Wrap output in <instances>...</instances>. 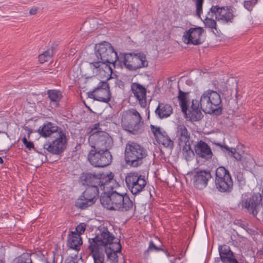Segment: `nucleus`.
Returning <instances> with one entry per match:
<instances>
[{"instance_id":"nucleus-1","label":"nucleus","mask_w":263,"mask_h":263,"mask_svg":"<svg viewBox=\"0 0 263 263\" xmlns=\"http://www.w3.org/2000/svg\"><path fill=\"white\" fill-rule=\"evenodd\" d=\"M96 49V55L101 61L90 63V68L93 74L107 80L111 78L112 69L107 63L114 64L118 59L117 53L111 45L105 41L97 44Z\"/></svg>"},{"instance_id":"nucleus-2","label":"nucleus","mask_w":263,"mask_h":263,"mask_svg":"<svg viewBox=\"0 0 263 263\" xmlns=\"http://www.w3.org/2000/svg\"><path fill=\"white\" fill-rule=\"evenodd\" d=\"M114 174H82L80 178V182L83 185L94 186L100 189L103 193L108 190H112L115 180Z\"/></svg>"},{"instance_id":"nucleus-3","label":"nucleus","mask_w":263,"mask_h":263,"mask_svg":"<svg viewBox=\"0 0 263 263\" xmlns=\"http://www.w3.org/2000/svg\"><path fill=\"white\" fill-rule=\"evenodd\" d=\"M147 156V150L139 143L129 141L126 144L125 159L128 165L133 167L140 166Z\"/></svg>"},{"instance_id":"nucleus-4","label":"nucleus","mask_w":263,"mask_h":263,"mask_svg":"<svg viewBox=\"0 0 263 263\" xmlns=\"http://www.w3.org/2000/svg\"><path fill=\"white\" fill-rule=\"evenodd\" d=\"M187 92H184L181 90H179L178 99L182 111L185 114V117L191 121H197L203 117L202 114L199 108V103L197 100H193L192 105L189 106L187 101Z\"/></svg>"},{"instance_id":"nucleus-5","label":"nucleus","mask_w":263,"mask_h":263,"mask_svg":"<svg viewBox=\"0 0 263 263\" xmlns=\"http://www.w3.org/2000/svg\"><path fill=\"white\" fill-rule=\"evenodd\" d=\"M142 117L138 111L131 108L124 112L121 119L123 128L133 135L141 133L142 130Z\"/></svg>"},{"instance_id":"nucleus-6","label":"nucleus","mask_w":263,"mask_h":263,"mask_svg":"<svg viewBox=\"0 0 263 263\" xmlns=\"http://www.w3.org/2000/svg\"><path fill=\"white\" fill-rule=\"evenodd\" d=\"M242 206L258 220L263 221V189L261 193H254L250 197L243 200Z\"/></svg>"},{"instance_id":"nucleus-7","label":"nucleus","mask_w":263,"mask_h":263,"mask_svg":"<svg viewBox=\"0 0 263 263\" xmlns=\"http://www.w3.org/2000/svg\"><path fill=\"white\" fill-rule=\"evenodd\" d=\"M199 103L205 113L212 114L221 108V99L218 93L209 89L202 94Z\"/></svg>"},{"instance_id":"nucleus-8","label":"nucleus","mask_w":263,"mask_h":263,"mask_svg":"<svg viewBox=\"0 0 263 263\" xmlns=\"http://www.w3.org/2000/svg\"><path fill=\"white\" fill-rule=\"evenodd\" d=\"M98 231L94 238H89V245H95L97 248L109 251L115 250L111 246L115 239L114 234L104 226H100L98 229Z\"/></svg>"},{"instance_id":"nucleus-9","label":"nucleus","mask_w":263,"mask_h":263,"mask_svg":"<svg viewBox=\"0 0 263 263\" xmlns=\"http://www.w3.org/2000/svg\"><path fill=\"white\" fill-rule=\"evenodd\" d=\"M88 142L92 149L108 151L114 145L112 138L106 132L97 131L90 135Z\"/></svg>"},{"instance_id":"nucleus-10","label":"nucleus","mask_w":263,"mask_h":263,"mask_svg":"<svg viewBox=\"0 0 263 263\" xmlns=\"http://www.w3.org/2000/svg\"><path fill=\"white\" fill-rule=\"evenodd\" d=\"M215 184L221 193H230L233 187V181L228 170L223 166H219L215 171Z\"/></svg>"},{"instance_id":"nucleus-11","label":"nucleus","mask_w":263,"mask_h":263,"mask_svg":"<svg viewBox=\"0 0 263 263\" xmlns=\"http://www.w3.org/2000/svg\"><path fill=\"white\" fill-rule=\"evenodd\" d=\"M123 63L125 67L131 71L145 68L148 65L146 56L143 52L125 53Z\"/></svg>"},{"instance_id":"nucleus-12","label":"nucleus","mask_w":263,"mask_h":263,"mask_svg":"<svg viewBox=\"0 0 263 263\" xmlns=\"http://www.w3.org/2000/svg\"><path fill=\"white\" fill-rule=\"evenodd\" d=\"M125 180L127 189L135 195L142 192L147 184L145 176L136 172L127 173Z\"/></svg>"},{"instance_id":"nucleus-13","label":"nucleus","mask_w":263,"mask_h":263,"mask_svg":"<svg viewBox=\"0 0 263 263\" xmlns=\"http://www.w3.org/2000/svg\"><path fill=\"white\" fill-rule=\"evenodd\" d=\"M235 10L231 6H212L209 11V15H214L215 20L221 23H231L235 17Z\"/></svg>"},{"instance_id":"nucleus-14","label":"nucleus","mask_w":263,"mask_h":263,"mask_svg":"<svg viewBox=\"0 0 263 263\" xmlns=\"http://www.w3.org/2000/svg\"><path fill=\"white\" fill-rule=\"evenodd\" d=\"M55 139L52 142H46L43 145L44 152H39V153L45 155V150L53 154H59L62 153L66 147V137L65 134L62 130H60L54 136Z\"/></svg>"},{"instance_id":"nucleus-15","label":"nucleus","mask_w":263,"mask_h":263,"mask_svg":"<svg viewBox=\"0 0 263 263\" xmlns=\"http://www.w3.org/2000/svg\"><path fill=\"white\" fill-rule=\"evenodd\" d=\"M108 190L101 193L100 202L103 207L107 210L118 211L121 207L120 202L123 194Z\"/></svg>"},{"instance_id":"nucleus-16","label":"nucleus","mask_w":263,"mask_h":263,"mask_svg":"<svg viewBox=\"0 0 263 263\" xmlns=\"http://www.w3.org/2000/svg\"><path fill=\"white\" fill-rule=\"evenodd\" d=\"M88 160L95 167H103L110 164L112 156L108 151L91 149L88 155Z\"/></svg>"},{"instance_id":"nucleus-17","label":"nucleus","mask_w":263,"mask_h":263,"mask_svg":"<svg viewBox=\"0 0 263 263\" xmlns=\"http://www.w3.org/2000/svg\"><path fill=\"white\" fill-rule=\"evenodd\" d=\"M100 189L94 186H88L83 193L80 199L77 202L78 206L85 209L94 204L98 198Z\"/></svg>"},{"instance_id":"nucleus-18","label":"nucleus","mask_w":263,"mask_h":263,"mask_svg":"<svg viewBox=\"0 0 263 263\" xmlns=\"http://www.w3.org/2000/svg\"><path fill=\"white\" fill-rule=\"evenodd\" d=\"M203 32L204 29L202 27L190 28L184 32L182 36V41L187 45H200L203 42L202 37V34Z\"/></svg>"},{"instance_id":"nucleus-19","label":"nucleus","mask_w":263,"mask_h":263,"mask_svg":"<svg viewBox=\"0 0 263 263\" xmlns=\"http://www.w3.org/2000/svg\"><path fill=\"white\" fill-rule=\"evenodd\" d=\"M93 98L98 101L107 103L110 100L109 84L106 81L99 82L97 87L91 92Z\"/></svg>"},{"instance_id":"nucleus-20","label":"nucleus","mask_w":263,"mask_h":263,"mask_svg":"<svg viewBox=\"0 0 263 263\" xmlns=\"http://www.w3.org/2000/svg\"><path fill=\"white\" fill-rule=\"evenodd\" d=\"M211 177L212 176L209 170L195 171L193 178L194 186L199 190L205 188Z\"/></svg>"},{"instance_id":"nucleus-21","label":"nucleus","mask_w":263,"mask_h":263,"mask_svg":"<svg viewBox=\"0 0 263 263\" xmlns=\"http://www.w3.org/2000/svg\"><path fill=\"white\" fill-rule=\"evenodd\" d=\"M150 128L156 141L159 144L165 147H172L173 142L171 140L166 133L159 126L151 124Z\"/></svg>"},{"instance_id":"nucleus-22","label":"nucleus","mask_w":263,"mask_h":263,"mask_svg":"<svg viewBox=\"0 0 263 263\" xmlns=\"http://www.w3.org/2000/svg\"><path fill=\"white\" fill-rule=\"evenodd\" d=\"M131 90L141 107H145L147 104L146 88L138 83H134L132 84Z\"/></svg>"},{"instance_id":"nucleus-23","label":"nucleus","mask_w":263,"mask_h":263,"mask_svg":"<svg viewBox=\"0 0 263 263\" xmlns=\"http://www.w3.org/2000/svg\"><path fill=\"white\" fill-rule=\"evenodd\" d=\"M176 137L179 145H185L190 142V132L186 126L183 124L177 125L176 128Z\"/></svg>"},{"instance_id":"nucleus-24","label":"nucleus","mask_w":263,"mask_h":263,"mask_svg":"<svg viewBox=\"0 0 263 263\" xmlns=\"http://www.w3.org/2000/svg\"><path fill=\"white\" fill-rule=\"evenodd\" d=\"M216 144L220 146L222 149L224 148L226 151H229V152L231 153V156L236 160L241 162L242 164L244 167H248L253 163L254 160L251 155L247 154V158H248V161L247 162H245L244 159L246 158L245 157V155L241 156L240 154L237 153L235 148H230L227 145H222L220 143H217Z\"/></svg>"},{"instance_id":"nucleus-25","label":"nucleus","mask_w":263,"mask_h":263,"mask_svg":"<svg viewBox=\"0 0 263 263\" xmlns=\"http://www.w3.org/2000/svg\"><path fill=\"white\" fill-rule=\"evenodd\" d=\"M88 250L90 253V255L93 260V263H104L105 254L107 255V252L109 251L98 248L95 245H89Z\"/></svg>"},{"instance_id":"nucleus-26","label":"nucleus","mask_w":263,"mask_h":263,"mask_svg":"<svg viewBox=\"0 0 263 263\" xmlns=\"http://www.w3.org/2000/svg\"><path fill=\"white\" fill-rule=\"evenodd\" d=\"M196 155L202 158L209 159L212 156V152L210 146L204 142L200 141L195 147Z\"/></svg>"},{"instance_id":"nucleus-27","label":"nucleus","mask_w":263,"mask_h":263,"mask_svg":"<svg viewBox=\"0 0 263 263\" xmlns=\"http://www.w3.org/2000/svg\"><path fill=\"white\" fill-rule=\"evenodd\" d=\"M62 129L59 128L57 126L55 125L51 122H48L45 124L42 127H40L38 129V132L42 136L47 137L51 134L57 133Z\"/></svg>"},{"instance_id":"nucleus-28","label":"nucleus","mask_w":263,"mask_h":263,"mask_svg":"<svg viewBox=\"0 0 263 263\" xmlns=\"http://www.w3.org/2000/svg\"><path fill=\"white\" fill-rule=\"evenodd\" d=\"M156 114L160 119L167 118L173 113L172 106L167 104L159 103L155 110Z\"/></svg>"},{"instance_id":"nucleus-29","label":"nucleus","mask_w":263,"mask_h":263,"mask_svg":"<svg viewBox=\"0 0 263 263\" xmlns=\"http://www.w3.org/2000/svg\"><path fill=\"white\" fill-rule=\"evenodd\" d=\"M118 211L128 212L135 209L134 203L127 194H123Z\"/></svg>"},{"instance_id":"nucleus-30","label":"nucleus","mask_w":263,"mask_h":263,"mask_svg":"<svg viewBox=\"0 0 263 263\" xmlns=\"http://www.w3.org/2000/svg\"><path fill=\"white\" fill-rule=\"evenodd\" d=\"M67 243L70 248L78 250L82 244V238L79 234L71 232V234L68 236Z\"/></svg>"},{"instance_id":"nucleus-31","label":"nucleus","mask_w":263,"mask_h":263,"mask_svg":"<svg viewBox=\"0 0 263 263\" xmlns=\"http://www.w3.org/2000/svg\"><path fill=\"white\" fill-rule=\"evenodd\" d=\"M218 251L221 261L224 260L228 257L234 255L233 253L230 249V248L227 245L219 246Z\"/></svg>"},{"instance_id":"nucleus-32","label":"nucleus","mask_w":263,"mask_h":263,"mask_svg":"<svg viewBox=\"0 0 263 263\" xmlns=\"http://www.w3.org/2000/svg\"><path fill=\"white\" fill-rule=\"evenodd\" d=\"M182 147V153L183 156L186 161H190L192 159L194 156V152L191 149L190 142L186 143L185 145H179Z\"/></svg>"},{"instance_id":"nucleus-33","label":"nucleus","mask_w":263,"mask_h":263,"mask_svg":"<svg viewBox=\"0 0 263 263\" xmlns=\"http://www.w3.org/2000/svg\"><path fill=\"white\" fill-rule=\"evenodd\" d=\"M117 248L116 250H111L107 252V263H118V256L117 252H119L121 250V245L118 243L117 244Z\"/></svg>"},{"instance_id":"nucleus-34","label":"nucleus","mask_w":263,"mask_h":263,"mask_svg":"<svg viewBox=\"0 0 263 263\" xmlns=\"http://www.w3.org/2000/svg\"><path fill=\"white\" fill-rule=\"evenodd\" d=\"M214 15H209V12L207 13L205 18L203 21V23L206 27L211 29L217 30V23L216 20L213 19Z\"/></svg>"},{"instance_id":"nucleus-35","label":"nucleus","mask_w":263,"mask_h":263,"mask_svg":"<svg viewBox=\"0 0 263 263\" xmlns=\"http://www.w3.org/2000/svg\"><path fill=\"white\" fill-rule=\"evenodd\" d=\"M12 263H32L30 255L29 253H24L15 258Z\"/></svg>"},{"instance_id":"nucleus-36","label":"nucleus","mask_w":263,"mask_h":263,"mask_svg":"<svg viewBox=\"0 0 263 263\" xmlns=\"http://www.w3.org/2000/svg\"><path fill=\"white\" fill-rule=\"evenodd\" d=\"M48 95L50 101L54 102H58L62 98L60 92L55 90H49Z\"/></svg>"},{"instance_id":"nucleus-37","label":"nucleus","mask_w":263,"mask_h":263,"mask_svg":"<svg viewBox=\"0 0 263 263\" xmlns=\"http://www.w3.org/2000/svg\"><path fill=\"white\" fill-rule=\"evenodd\" d=\"M53 55L52 49H48L45 51L43 53L39 55V60L41 63H44L45 62L50 60Z\"/></svg>"},{"instance_id":"nucleus-38","label":"nucleus","mask_w":263,"mask_h":263,"mask_svg":"<svg viewBox=\"0 0 263 263\" xmlns=\"http://www.w3.org/2000/svg\"><path fill=\"white\" fill-rule=\"evenodd\" d=\"M196 6V14L198 17L201 18L202 13V6L204 0H193Z\"/></svg>"},{"instance_id":"nucleus-39","label":"nucleus","mask_w":263,"mask_h":263,"mask_svg":"<svg viewBox=\"0 0 263 263\" xmlns=\"http://www.w3.org/2000/svg\"><path fill=\"white\" fill-rule=\"evenodd\" d=\"M235 179L240 186H243L246 183V180L243 174L240 171H237L235 173Z\"/></svg>"},{"instance_id":"nucleus-40","label":"nucleus","mask_w":263,"mask_h":263,"mask_svg":"<svg viewBox=\"0 0 263 263\" xmlns=\"http://www.w3.org/2000/svg\"><path fill=\"white\" fill-rule=\"evenodd\" d=\"M163 251V249L160 247H157L153 241H151L147 249L144 252L145 255H148L149 251Z\"/></svg>"},{"instance_id":"nucleus-41","label":"nucleus","mask_w":263,"mask_h":263,"mask_svg":"<svg viewBox=\"0 0 263 263\" xmlns=\"http://www.w3.org/2000/svg\"><path fill=\"white\" fill-rule=\"evenodd\" d=\"M257 2V0L245 1L243 2V6L248 11H251Z\"/></svg>"},{"instance_id":"nucleus-42","label":"nucleus","mask_w":263,"mask_h":263,"mask_svg":"<svg viewBox=\"0 0 263 263\" xmlns=\"http://www.w3.org/2000/svg\"><path fill=\"white\" fill-rule=\"evenodd\" d=\"M85 225L84 223H81L79 224L76 228L77 234H79V236L82 234L85 230Z\"/></svg>"},{"instance_id":"nucleus-43","label":"nucleus","mask_w":263,"mask_h":263,"mask_svg":"<svg viewBox=\"0 0 263 263\" xmlns=\"http://www.w3.org/2000/svg\"><path fill=\"white\" fill-rule=\"evenodd\" d=\"M22 142L24 144V145L28 148L29 149H31V148H34V144L32 142L28 141L27 138L26 137H24L22 139Z\"/></svg>"},{"instance_id":"nucleus-44","label":"nucleus","mask_w":263,"mask_h":263,"mask_svg":"<svg viewBox=\"0 0 263 263\" xmlns=\"http://www.w3.org/2000/svg\"><path fill=\"white\" fill-rule=\"evenodd\" d=\"M223 263H238V261L236 258H234V256H232L228 257L224 260L222 261Z\"/></svg>"},{"instance_id":"nucleus-45","label":"nucleus","mask_w":263,"mask_h":263,"mask_svg":"<svg viewBox=\"0 0 263 263\" xmlns=\"http://www.w3.org/2000/svg\"><path fill=\"white\" fill-rule=\"evenodd\" d=\"M99 126V124H95L93 125L92 127L89 129L90 130L89 132V133L91 134L93 132H97L98 128Z\"/></svg>"},{"instance_id":"nucleus-46","label":"nucleus","mask_w":263,"mask_h":263,"mask_svg":"<svg viewBox=\"0 0 263 263\" xmlns=\"http://www.w3.org/2000/svg\"><path fill=\"white\" fill-rule=\"evenodd\" d=\"M37 9L36 8H32L30 10L29 13L31 15H34L36 13Z\"/></svg>"},{"instance_id":"nucleus-47","label":"nucleus","mask_w":263,"mask_h":263,"mask_svg":"<svg viewBox=\"0 0 263 263\" xmlns=\"http://www.w3.org/2000/svg\"><path fill=\"white\" fill-rule=\"evenodd\" d=\"M165 254L166 255V256H167V257H170V254L168 253V252L167 251H165L163 249V251Z\"/></svg>"},{"instance_id":"nucleus-48","label":"nucleus","mask_w":263,"mask_h":263,"mask_svg":"<svg viewBox=\"0 0 263 263\" xmlns=\"http://www.w3.org/2000/svg\"><path fill=\"white\" fill-rule=\"evenodd\" d=\"M165 254L166 255V256H167V257H170V254L168 253V252L167 251H165L163 249V251Z\"/></svg>"},{"instance_id":"nucleus-49","label":"nucleus","mask_w":263,"mask_h":263,"mask_svg":"<svg viewBox=\"0 0 263 263\" xmlns=\"http://www.w3.org/2000/svg\"><path fill=\"white\" fill-rule=\"evenodd\" d=\"M177 258H174V260H170V261L171 262V263H176V261L177 260Z\"/></svg>"},{"instance_id":"nucleus-50","label":"nucleus","mask_w":263,"mask_h":263,"mask_svg":"<svg viewBox=\"0 0 263 263\" xmlns=\"http://www.w3.org/2000/svg\"><path fill=\"white\" fill-rule=\"evenodd\" d=\"M4 162L3 159L2 157H0V164H3Z\"/></svg>"},{"instance_id":"nucleus-51","label":"nucleus","mask_w":263,"mask_h":263,"mask_svg":"<svg viewBox=\"0 0 263 263\" xmlns=\"http://www.w3.org/2000/svg\"><path fill=\"white\" fill-rule=\"evenodd\" d=\"M245 157H246V158L245 159H244L245 161V162H247L248 161V158H247V155H245Z\"/></svg>"},{"instance_id":"nucleus-52","label":"nucleus","mask_w":263,"mask_h":263,"mask_svg":"<svg viewBox=\"0 0 263 263\" xmlns=\"http://www.w3.org/2000/svg\"><path fill=\"white\" fill-rule=\"evenodd\" d=\"M0 263H5V261L2 259H0Z\"/></svg>"},{"instance_id":"nucleus-53","label":"nucleus","mask_w":263,"mask_h":263,"mask_svg":"<svg viewBox=\"0 0 263 263\" xmlns=\"http://www.w3.org/2000/svg\"><path fill=\"white\" fill-rule=\"evenodd\" d=\"M46 263H49L48 261H46Z\"/></svg>"}]
</instances>
